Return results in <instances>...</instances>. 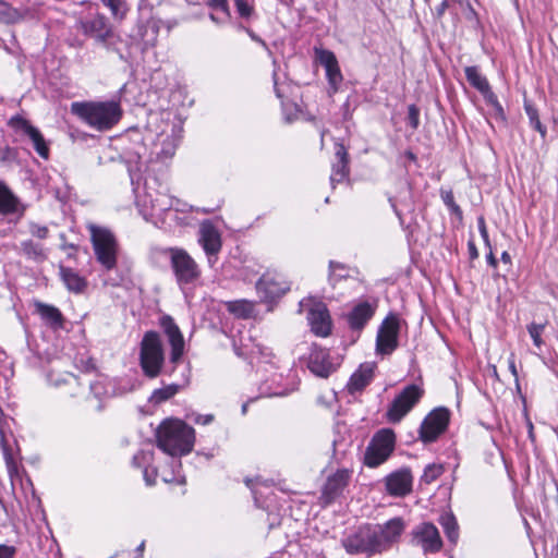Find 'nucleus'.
<instances>
[{
  "label": "nucleus",
  "instance_id": "f257e3e1",
  "mask_svg": "<svg viewBox=\"0 0 558 558\" xmlns=\"http://www.w3.org/2000/svg\"><path fill=\"white\" fill-rule=\"evenodd\" d=\"M405 529L404 521L397 517L384 524H364L342 539L347 553L365 554L368 557L381 554L399 542Z\"/></svg>",
  "mask_w": 558,
  "mask_h": 558
},
{
  "label": "nucleus",
  "instance_id": "f03ea898",
  "mask_svg": "<svg viewBox=\"0 0 558 558\" xmlns=\"http://www.w3.org/2000/svg\"><path fill=\"white\" fill-rule=\"evenodd\" d=\"M78 25L82 33L93 38L97 46L108 51L116 52L123 62H130L132 60L130 41L123 39L114 32L110 21L104 14L97 13L93 16L82 19Z\"/></svg>",
  "mask_w": 558,
  "mask_h": 558
},
{
  "label": "nucleus",
  "instance_id": "7ed1b4c3",
  "mask_svg": "<svg viewBox=\"0 0 558 558\" xmlns=\"http://www.w3.org/2000/svg\"><path fill=\"white\" fill-rule=\"evenodd\" d=\"M71 112L90 128L104 132L111 130L122 118L120 102L107 101H75Z\"/></svg>",
  "mask_w": 558,
  "mask_h": 558
},
{
  "label": "nucleus",
  "instance_id": "20e7f679",
  "mask_svg": "<svg viewBox=\"0 0 558 558\" xmlns=\"http://www.w3.org/2000/svg\"><path fill=\"white\" fill-rule=\"evenodd\" d=\"M157 447L172 457H181L192 451L195 440L194 429L181 420L166 418L156 429Z\"/></svg>",
  "mask_w": 558,
  "mask_h": 558
},
{
  "label": "nucleus",
  "instance_id": "39448f33",
  "mask_svg": "<svg viewBox=\"0 0 558 558\" xmlns=\"http://www.w3.org/2000/svg\"><path fill=\"white\" fill-rule=\"evenodd\" d=\"M148 138L155 145H161L160 149L156 153L158 159L166 160L173 157L178 147L180 137L178 135L179 129L174 122L170 121L169 112L151 113L147 122Z\"/></svg>",
  "mask_w": 558,
  "mask_h": 558
},
{
  "label": "nucleus",
  "instance_id": "423d86ee",
  "mask_svg": "<svg viewBox=\"0 0 558 558\" xmlns=\"http://www.w3.org/2000/svg\"><path fill=\"white\" fill-rule=\"evenodd\" d=\"M87 230L96 260L101 267L110 271L117 266L119 244L114 234L108 228L88 223Z\"/></svg>",
  "mask_w": 558,
  "mask_h": 558
},
{
  "label": "nucleus",
  "instance_id": "0eeeda50",
  "mask_svg": "<svg viewBox=\"0 0 558 558\" xmlns=\"http://www.w3.org/2000/svg\"><path fill=\"white\" fill-rule=\"evenodd\" d=\"M165 353L160 335L155 330L144 333L140 348V364L143 373L149 377H157L163 366Z\"/></svg>",
  "mask_w": 558,
  "mask_h": 558
},
{
  "label": "nucleus",
  "instance_id": "6e6552de",
  "mask_svg": "<svg viewBox=\"0 0 558 558\" xmlns=\"http://www.w3.org/2000/svg\"><path fill=\"white\" fill-rule=\"evenodd\" d=\"M167 254L175 281L181 289L194 286L201 278L202 271L194 258L183 248L169 247Z\"/></svg>",
  "mask_w": 558,
  "mask_h": 558
},
{
  "label": "nucleus",
  "instance_id": "1a4fd4ad",
  "mask_svg": "<svg viewBox=\"0 0 558 558\" xmlns=\"http://www.w3.org/2000/svg\"><path fill=\"white\" fill-rule=\"evenodd\" d=\"M396 435L389 428H383L372 437L364 453V464L376 468L384 463L393 452Z\"/></svg>",
  "mask_w": 558,
  "mask_h": 558
},
{
  "label": "nucleus",
  "instance_id": "9d476101",
  "mask_svg": "<svg viewBox=\"0 0 558 558\" xmlns=\"http://www.w3.org/2000/svg\"><path fill=\"white\" fill-rule=\"evenodd\" d=\"M423 395L424 390L420 386L415 384L405 386L389 405L386 414L388 421L392 424L399 423L415 407Z\"/></svg>",
  "mask_w": 558,
  "mask_h": 558
},
{
  "label": "nucleus",
  "instance_id": "9b49d317",
  "mask_svg": "<svg viewBox=\"0 0 558 558\" xmlns=\"http://www.w3.org/2000/svg\"><path fill=\"white\" fill-rule=\"evenodd\" d=\"M401 319L395 313H389L381 322L376 336V352L380 355H390L399 347V332ZM405 324V322H403Z\"/></svg>",
  "mask_w": 558,
  "mask_h": 558
},
{
  "label": "nucleus",
  "instance_id": "f8f14e48",
  "mask_svg": "<svg viewBox=\"0 0 558 558\" xmlns=\"http://www.w3.org/2000/svg\"><path fill=\"white\" fill-rule=\"evenodd\" d=\"M7 124L15 132V134L27 137L32 142L34 149L39 157L45 160L49 159V145L40 130L33 125L31 121L21 114H15L8 120Z\"/></svg>",
  "mask_w": 558,
  "mask_h": 558
},
{
  "label": "nucleus",
  "instance_id": "ddd939ff",
  "mask_svg": "<svg viewBox=\"0 0 558 558\" xmlns=\"http://www.w3.org/2000/svg\"><path fill=\"white\" fill-rule=\"evenodd\" d=\"M339 356H332L328 349L313 344L307 357L306 366L310 372L319 378H328L340 366Z\"/></svg>",
  "mask_w": 558,
  "mask_h": 558
},
{
  "label": "nucleus",
  "instance_id": "4468645a",
  "mask_svg": "<svg viewBox=\"0 0 558 558\" xmlns=\"http://www.w3.org/2000/svg\"><path fill=\"white\" fill-rule=\"evenodd\" d=\"M290 290V283L281 274L266 271L256 282V291L265 303H272Z\"/></svg>",
  "mask_w": 558,
  "mask_h": 558
},
{
  "label": "nucleus",
  "instance_id": "2eb2a0df",
  "mask_svg": "<svg viewBox=\"0 0 558 558\" xmlns=\"http://www.w3.org/2000/svg\"><path fill=\"white\" fill-rule=\"evenodd\" d=\"M450 412L447 408L440 407L430 411L420 426V439L424 444L435 441L448 427Z\"/></svg>",
  "mask_w": 558,
  "mask_h": 558
},
{
  "label": "nucleus",
  "instance_id": "dca6fc26",
  "mask_svg": "<svg viewBox=\"0 0 558 558\" xmlns=\"http://www.w3.org/2000/svg\"><path fill=\"white\" fill-rule=\"evenodd\" d=\"M159 325L171 347L170 363L177 364L181 360L184 352L183 335L170 315H162L159 319Z\"/></svg>",
  "mask_w": 558,
  "mask_h": 558
},
{
  "label": "nucleus",
  "instance_id": "f3484780",
  "mask_svg": "<svg viewBox=\"0 0 558 558\" xmlns=\"http://www.w3.org/2000/svg\"><path fill=\"white\" fill-rule=\"evenodd\" d=\"M413 543L423 548L424 551L436 553L441 548V538L437 527L429 522L417 525L412 531Z\"/></svg>",
  "mask_w": 558,
  "mask_h": 558
},
{
  "label": "nucleus",
  "instance_id": "a211bd4d",
  "mask_svg": "<svg viewBox=\"0 0 558 558\" xmlns=\"http://www.w3.org/2000/svg\"><path fill=\"white\" fill-rule=\"evenodd\" d=\"M352 471L349 469H339L329 475L323 487L322 498L326 504L335 501L349 485Z\"/></svg>",
  "mask_w": 558,
  "mask_h": 558
},
{
  "label": "nucleus",
  "instance_id": "6ab92c4d",
  "mask_svg": "<svg viewBox=\"0 0 558 558\" xmlns=\"http://www.w3.org/2000/svg\"><path fill=\"white\" fill-rule=\"evenodd\" d=\"M199 242L205 251L208 263L213 265L216 260V256L221 250V238L218 230L209 221H205L201 226L199 230Z\"/></svg>",
  "mask_w": 558,
  "mask_h": 558
},
{
  "label": "nucleus",
  "instance_id": "aec40b11",
  "mask_svg": "<svg viewBox=\"0 0 558 558\" xmlns=\"http://www.w3.org/2000/svg\"><path fill=\"white\" fill-rule=\"evenodd\" d=\"M377 308L376 302L361 301L347 315V322L352 330L361 331L373 318Z\"/></svg>",
  "mask_w": 558,
  "mask_h": 558
},
{
  "label": "nucleus",
  "instance_id": "412c9836",
  "mask_svg": "<svg viewBox=\"0 0 558 558\" xmlns=\"http://www.w3.org/2000/svg\"><path fill=\"white\" fill-rule=\"evenodd\" d=\"M167 192L168 189H165V191H154L150 182H146L144 203H149L151 216L162 215L173 207L174 202L179 203L178 199L171 197Z\"/></svg>",
  "mask_w": 558,
  "mask_h": 558
},
{
  "label": "nucleus",
  "instance_id": "4be33fe9",
  "mask_svg": "<svg viewBox=\"0 0 558 558\" xmlns=\"http://www.w3.org/2000/svg\"><path fill=\"white\" fill-rule=\"evenodd\" d=\"M386 489L391 496L403 497L412 489V475L409 469H401L386 477Z\"/></svg>",
  "mask_w": 558,
  "mask_h": 558
},
{
  "label": "nucleus",
  "instance_id": "5701e85b",
  "mask_svg": "<svg viewBox=\"0 0 558 558\" xmlns=\"http://www.w3.org/2000/svg\"><path fill=\"white\" fill-rule=\"evenodd\" d=\"M335 157L337 161L332 165L330 183L335 187L336 183L342 182L349 175V155L342 143H336Z\"/></svg>",
  "mask_w": 558,
  "mask_h": 558
},
{
  "label": "nucleus",
  "instance_id": "b1692460",
  "mask_svg": "<svg viewBox=\"0 0 558 558\" xmlns=\"http://www.w3.org/2000/svg\"><path fill=\"white\" fill-rule=\"evenodd\" d=\"M307 319L312 331L320 337H326L331 331V320L328 310L325 306L314 307L308 312Z\"/></svg>",
  "mask_w": 558,
  "mask_h": 558
},
{
  "label": "nucleus",
  "instance_id": "393cba45",
  "mask_svg": "<svg viewBox=\"0 0 558 558\" xmlns=\"http://www.w3.org/2000/svg\"><path fill=\"white\" fill-rule=\"evenodd\" d=\"M34 306L35 313L40 316L45 325L54 330L63 328L65 319L58 307L40 301L35 302Z\"/></svg>",
  "mask_w": 558,
  "mask_h": 558
},
{
  "label": "nucleus",
  "instance_id": "a878e982",
  "mask_svg": "<svg viewBox=\"0 0 558 558\" xmlns=\"http://www.w3.org/2000/svg\"><path fill=\"white\" fill-rule=\"evenodd\" d=\"M351 270L352 269L345 264L336 260H329L327 281L332 292L340 289L342 287V282L347 281L352 277ZM330 296L332 299H336L335 293H331Z\"/></svg>",
  "mask_w": 558,
  "mask_h": 558
},
{
  "label": "nucleus",
  "instance_id": "bb28decb",
  "mask_svg": "<svg viewBox=\"0 0 558 558\" xmlns=\"http://www.w3.org/2000/svg\"><path fill=\"white\" fill-rule=\"evenodd\" d=\"M374 367L373 364H362L360 368L351 375L347 385L348 391L353 395L368 386L374 375Z\"/></svg>",
  "mask_w": 558,
  "mask_h": 558
},
{
  "label": "nucleus",
  "instance_id": "cd10ccee",
  "mask_svg": "<svg viewBox=\"0 0 558 558\" xmlns=\"http://www.w3.org/2000/svg\"><path fill=\"white\" fill-rule=\"evenodd\" d=\"M60 278L65 284L66 289L74 293H81L87 287V281L84 277L73 268L60 266L59 267Z\"/></svg>",
  "mask_w": 558,
  "mask_h": 558
},
{
  "label": "nucleus",
  "instance_id": "c85d7f7f",
  "mask_svg": "<svg viewBox=\"0 0 558 558\" xmlns=\"http://www.w3.org/2000/svg\"><path fill=\"white\" fill-rule=\"evenodd\" d=\"M282 375L274 374L270 379L262 383L259 389L260 393L267 397H283L290 393L293 388L289 389L281 386Z\"/></svg>",
  "mask_w": 558,
  "mask_h": 558
},
{
  "label": "nucleus",
  "instance_id": "c756f323",
  "mask_svg": "<svg viewBox=\"0 0 558 558\" xmlns=\"http://www.w3.org/2000/svg\"><path fill=\"white\" fill-rule=\"evenodd\" d=\"M19 199L8 187L0 181V215H11L17 211Z\"/></svg>",
  "mask_w": 558,
  "mask_h": 558
},
{
  "label": "nucleus",
  "instance_id": "7c9ffc66",
  "mask_svg": "<svg viewBox=\"0 0 558 558\" xmlns=\"http://www.w3.org/2000/svg\"><path fill=\"white\" fill-rule=\"evenodd\" d=\"M464 73L469 84L480 93L487 90V88L490 86L487 78L480 72L478 66H466L464 69Z\"/></svg>",
  "mask_w": 558,
  "mask_h": 558
},
{
  "label": "nucleus",
  "instance_id": "2f4dec72",
  "mask_svg": "<svg viewBox=\"0 0 558 558\" xmlns=\"http://www.w3.org/2000/svg\"><path fill=\"white\" fill-rule=\"evenodd\" d=\"M227 308L236 317L246 319L252 317L255 308V303L247 300H235L228 302Z\"/></svg>",
  "mask_w": 558,
  "mask_h": 558
},
{
  "label": "nucleus",
  "instance_id": "473e14b6",
  "mask_svg": "<svg viewBox=\"0 0 558 558\" xmlns=\"http://www.w3.org/2000/svg\"><path fill=\"white\" fill-rule=\"evenodd\" d=\"M182 388V385L179 384H170L165 387L155 389L149 397V401L154 404H160L162 402H166L167 400L174 397L180 389Z\"/></svg>",
  "mask_w": 558,
  "mask_h": 558
},
{
  "label": "nucleus",
  "instance_id": "72a5a7b5",
  "mask_svg": "<svg viewBox=\"0 0 558 558\" xmlns=\"http://www.w3.org/2000/svg\"><path fill=\"white\" fill-rule=\"evenodd\" d=\"M439 522L448 539L451 543H456L459 537V527L454 515L452 513H445L440 515Z\"/></svg>",
  "mask_w": 558,
  "mask_h": 558
},
{
  "label": "nucleus",
  "instance_id": "f704fd0d",
  "mask_svg": "<svg viewBox=\"0 0 558 558\" xmlns=\"http://www.w3.org/2000/svg\"><path fill=\"white\" fill-rule=\"evenodd\" d=\"M22 253L29 259L44 260L46 254L41 244L34 242L33 240H25L21 242Z\"/></svg>",
  "mask_w": 558,
  "mask_h": 558
},
{
  "label": "nucleus",
  "instance_id": "c9c22d12",
  "mask_svg": "<svg viewBox=\"0 0 558 558\" xmlns=\"http://www.w3.org/2000/svg\"><path fill=\"white\" fill-rule=\"evenodd\" d=\"M0 165L4 167L21 165L19 148L10 145L0 146Z\"/></svg>",
  "mask_w": 558,
  "mask_h": 558
},
{
  "label": "nucleus",
  "instance_id": "e433bc0d",
  "mask_svg": "<svg viewBox=\"0 0 558 558\" xmlns=\"http://www.w3.org/2000/svg\"><path fill=\"white\" fill-rule=\"evenodd\" d=\"M524 110L529 117L530 125L541 134L542 138H545L547 130L539 120L537 109L533 105L524 102Z\"/></svg>",
  "mask_w": 558,
  "mask_h": 558
},
{
  "label": "nucleus",
  "instance_id": "4c0bfd02",
  "mask_svg": "<svg viewBox=\"0 0 558 558\" xmlns=\"http://www.w3.org/2000/svg\"><path fill=\"white\" fill-rule=\"evenodd\" d=\"M440 196L449 211L461 220L463 218V211L461 207L456 203L453 192L451 190H440Z\"/></svg>",
  "mask_w": 558,
  "mask_h": 558
},
{
  "label": "nucleus",
  "instance_id": "58836bf2",
  "mask_svg": "<svg viewBox=\"0 0 558 558\" xmlns=\"http://www.w3.org/2000/svg\"><path fill=\"white\" fill-rule=\"evenodd\" d=\"M326 76L329 84V94H335L339 89V85L342 82V74L339 64L326 69Z\"/></svg>",
  "mask_w": 558,
  "mask_h": 558
},
{
  "label": "nucleus",
  "instance_id": "ea45409f",
  "mask_svg": "<svg viewBox=\"0 0 558 558\" xmlns=\"http://www.w3.org/2000/svg\"><path fill=\"white\" fill-rule=\"evenodd\" d=\"M445 469L441 464L432 463L425 466L421 481L425 484H430L436 481Z\"/></svg>",
  "mask_w": 558,
  "mask_h": 558
},
{
  "label": "nucleus",
  "instance_id": "a19ab883",
  "mask_svg": "<svg viewBox=\"0 0 558 558\" xmlns=\"http://www.w3.org/2000/svg\"><path fill=\"white\" fill-rule=\"evenodd\" d=\"M101 2L109 8L111 14L117 19H122L128 11L125 0H101Z\"/></svg>",
  "mask_w": 558,
  "mask_h": 558
},
{
  "label": "nucleus",
  "instance_id": "79ce46f5",
  "mask_svg": "<svg viewBox=\"0 0 558 558\" xmlns=\"http://www.w3.org/2000/svg\"><path fill=\"white\" fill-rule=\"evenodd\" d=\"M526 329H527V332L530 335V337L532 338L533 340V344L537 348V349H541L542 345L544 344V341L542 339V335L545 330V324H536V323H531L526 326Z\"/></svg>",
  "mask_w": 558,
  "mask_h": 558
},
{
  "label": "nucleus",
  "instance_id": "37998d69",
  "mask_svg": "<svg viewBox=\"0 0 558 558\" xmlns=\"http://www.w3.org/2000/svg\"><path fill=\"white\" fill-rule=\"evenodd\" d=\"M318 60L320 64L326 69L338 64L335 53L330 50L320 49L318 52Z\"/></svg>",
  "mask_w": 558,
  "mask_h": 558
},
{
  "label": "nucleus",
  "instance_id": "c03bdc74",
  "mask_svg": "<svg viewBox=\"0 0 558 558\" xmlns=\"http://www.w3.org/2000/svg\"><path fill=\"white\" fill-rule=\"evenodd\" d=\"M234 3L241 17L248 19L253 14L254 8L246 0H234Z\"/></svg>",
  "mask_w": 558,
  "mask_h": 558
},
{
  "label": "nucleus",
  "instance_id": "a18cd8bd",
  "mask_svg": "<svg viewBox=\"0 0 558 558\" xmlns=\"http://www.w3.org/2000/svg\"><path fill=\"white\" fill-rule=\"evenodd\" d=\"M408 123L414 130H416L418 128L420 110L415 105H410L408 107Z\"/></svg>",
  "mask_w": 558,
  "mask_h": 558
},
{
  "label": "nucleus",
  "instance_id": "49530a36",
  "mask_svg": "<svg viewBox=\"0 0 558 558\" xmlns=\"http://www.w3.org/2000/svg\"><path fill=\"white\" fill-rule=\"evenodd\" d=\"M477 226H478V231H480V234L485 243V246L490 248L492 245H490V241H489V235H488V231H487V228H486V223H485V219L483 216L478 217L477 218Z\"/></svg>",
  "mask_w": 558,
  "mask_h": 558
},
{
  "label": "nucleus",
  "instance_id": "de8ad7c7",
  "mask_svg": "<svg viewBox=\"0 0 558 558\" xmlns=\"http://www.w3.org/2000/svg\"><path fill=\"white\" fill-rule=\"evenodd\" d=\"M208 5L214 10L221 11L226 15V17L230 16L227 0H208Z\"/></svg>",
  "mask_w": 558,
  "mask_h": 558
},
{
  "label": "nucleus",
  "instance_id": "09e8293b",
  "mask_svg": "<svg viewBox=\"0 0 558 558\" xmlns=\"http://www.w3.org/2000/svg\"><path fill=\"white\" fill-rule=\"evenodd\" d=\"M259 478H246L245 484L251 489L253 497L255 499V502H258L259 497H262V493L258 489Z\"/></svg>",
  "mask_w": 558,
  "mask_h": 558
},
{
  "label": "nucleus",
  "instance_id": "8fccbe9b",
  "mask_svg": "<svg viewBox=\"0 0 558 558\" xmlns=\"http://www.w3.org/2000/svg\"><path fill=\"white\" fill-rule=\"evenodd\" d=\"M89 390L95 396V398L99 399L105 393V387L100 380L89 381Z\"/></svg>",
  "mask_w": 558,
  "mask_h": 558
},
{
  "label": "nucleus",
  "instance_id": "3c124183",
  "mask_svg": "<svg viewBox=\"0 0 558 558\" xmlns=\"http://www.w3.org/2000/svg\"><path fill=\"white\" fill-rule=\"evenodd\" d=\"M31 233L38 239H46L48 235V228L39 225H32Z\"/></svg>",
  "mask_w": 558,
  "mask_h": 558
},
{
  "label": "nucleus",
  "instance_id": "603ef678",
  "mask_svg": "<svg viewBox=\"0 0 558 558\" xmlns=\"http://www.w3.org/2000/svg\"><path fill=\"white\" fill-rule=\"evenodd\" d=\"M484 97L487 105L494 107L499 101L496 94L492 90L490 86L487 88V90H484L481 93Z\"/></svg>",
  "mask_w": 558,
  "mask_h": 558
},
{
  "label": "nucleus",
  "instance_id": "864d4df0",
  "mask_svg": "<svg viewBox=\"0 0 558 558\" xmlns=\"http://www.w3.org/2000/svg\"><path fill=\"white\" fill-rule=\"evenodd\" d=\"M143 475L147 485H154L157 476V470L154 468H144Z\"/></svg>",
  "mask_w": 558,
  "mask_h": 558
},
{
  "label": "nucleus",
  "instance_id": "5fc2aeb1",
  "mask_svg": "<svg viewBox=\"0 0 558 558\" xmlns=\"http://www.w3.org/2000/svg\"><path fill=\"white\" fill-rule=\"evenodd\" d=\"M16 548L9 545H0V558H14Z\"/></svg>",
  "mask_w": 558,
  "mask_h": 558
},
{
  "label": "nucleus",
  "instance_id": "6e6d98bb",
  "mask_svg": "<svg viewBox=\"0 0 558 558\" xmlns=\"http://www.w3.org/2000/svg\"><path fill=\"white\" fill-rule=\"evenodd\" d=\"M509 371L514 376L517 388L520 389L519 376L513 354L508 360Z\"/></svg>",
  "mask_w": 558,
  "mask_h": 558
},
{
  "label": "nucleus",
  "instance_id": "4d7b16f0",
  "mask_svg": "<svg viewBox=\"0 0 558 558\" xmlns=\"http://www.w3.org/2000/svg\"><path fill=\"white\" fill-rule=\"evenodd\" d=\"M493 109H494L495 118L497 120H500V121L505 122L506 121V113H505V110H504L501 104L498 101L497 105H495L493 107Z\"/></svg>",
  "mask_w": 558,
  "mask_h": 558
},
{
  "label": "nucleus",
  "instance_id": "13d9d810",
  "mask_svg": "<svg viewBox=\"0 0 558 558\" xmlns=\"http://www.w3.org/2000/svg\"><path fill=\"white\" fill-rule=\"evenodd\" d=\"M449 8V1L448 0H444L436 9H435V16L437 19H441L445 14V12L447 11V9Z\"/></svg>",
  "mask_w": 558,
  "mask_h": 558
},
{
  "label": "nucleus",
  "instance_id": "bf43d9fd",
  "mask_svg": "<svg viewBox=\"0 0 558 558\" xmlns=\"http://www.w3.org/2000/svg\"><path fill=\"white\" fill-rule=\"evenodd\" d=\"M245 33L250 36V38L263 46L264 48H267V44L264 39H262L257 34H255L251 28H245Z\"/></svg>",
  "mask_w": 558,
  "mask_h": 558
},
{
  "label": "nucleus",
  "instance_id": "052dcab7",
  "mask_svg": "<svg viewBox=\"0 0 558 558\" xmlns=\"http://www.w3.org/2000/svg\"><path fill=\"white\" fill-rule=\"evenodd\" d=\"M469 255L472 260L478 257V251L473 240H469L468 242Z\"/></svg>",
  "mask_w": 558,
  "mask_h": 558
},
{
  "label": "nucleus",
  "instance_id": "680f3d73",
  "mask_svg": "<svg viewBox=\"0 0 558 558\" xmlns=\"http://www.w3.org/2000/svg\"><path fill=\"white\" fill-rule=\"evenodd\" d=\"M213 421H214V415H211V414L198 415L197 418L195 420V422L197 424H203V425H207V424L211 423Z\"/></svg>",
  "mask_w": 558,
  "mask_h": 558
},
{
  "label": "nucleus",
  "instance_id": "e2e57ef3",
  "mask_svg": "<svg viewBox=\"0 0 558 558\" xmlns=\"http://www.w3.org/2000/svg\"><path fill=\"white\" fill-rule=\"evenodd\" d=\"M145 456L146 454L144 452H138V453L134 454V457L132 459V464L136 468H141L142 466L141 460L145 459Z\"/></svg>",
  "mask_w": 558,
  "mask_h": 558
},
{
  "label": "nucleus",
  "instance_id": "0e129e2a",
  "mask_svg": "<svg viewBox=\"0 0 558 558\" xmlns=\"http://www.w3.org/2000/svg\"><path fill=\"white\" fill-rule=\"evenodd\" d=\"M64 381L71 386H80L81 385L78 377H76L75 375H72V374H69L68 378L64 379Z\"/></svg>",
  "mask_w": 558,
  "mask_h": 558
},
{
  "label": "nucleus",
  "instance_id": "69168bd1",
  "mask_svg": "<svg viewBox=\"0 0 558 558\" xmlns=\"http://www.w3.org/2000/svg\"><path fill=\"white\" fill-rule=\"evenodd\" d=\"M486 260L492 267H497V259L492 251V247L489 248V253L486 256Z\"/></svg>",
  "mask_w": 558,
  "mask_h": 558
},
{
  "label": "nucleus",
  "instance_id": "338daca9",
  "mask_svg": "<svg viewBox=\"0 0 558 558\" xmlns=\"http://www.w3.org/2000/svg\"><path fill=\"white\" fill-rule=\"evenodd\" d=\"M501 262L505 263V264H511V256L508 252H502L501 253Z\"/></svg>",
  "mask_w": 558,
  "mask_h": 558
},
{
  "label": "nucleus",
  "instance_id": "774afa93",
  "mask_svg": "<svg viewBox=\"0 0 558 558\" xmlns=\"http://www.w3.org/2000/svg\"><path fill=\"white\" fill-rule=\"evenodd\" d=\"M3 451H4V458H5V461H7V465H8L9 469H11V464L13 462L12 457L9 453L7 448H4Z\"/></svg>",
  "mask_w": 558,
  "mask_h": 558
}]
</instances>
